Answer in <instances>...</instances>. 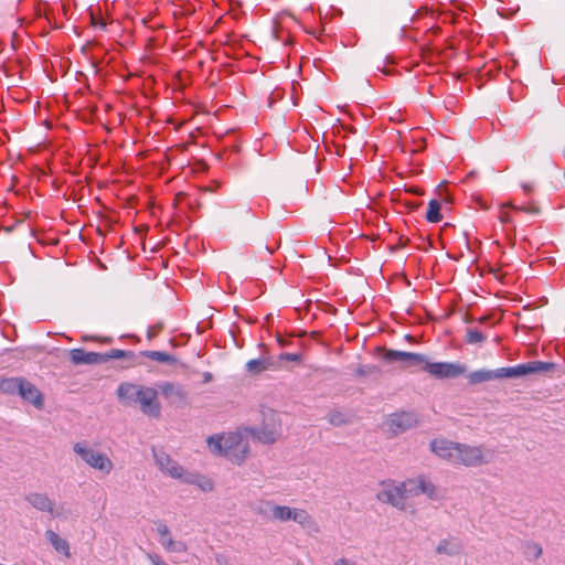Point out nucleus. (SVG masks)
<instances>
[{"mask_svg":"<svg viewBox=\"0 0 565 565\" xmlns=\"http://www.w3.org/2000/svg\"><path fill=\"white\" fill-rule=\"evenodd\" d=\"M118 401L124 406H137L140 411L153 418L161 415V405L158 399V391L153 387L143 386L130 382H122L116 391Z\"/></svg>","mask_w":565,"mask_h":565,"instance_id":"f257e3e1","label":"nucleus"},{"mask_svg":"<svg viewBox=\"0 0 565 565\" xmlns=\"http://www.w3.org/2000/svg\"><path fill=\"white\" fill-rule=\"evenodd\" d=\"M558 364L554 362L531 361L515 366L500 367L499 374L501 379L523 377L530 374H548L557 371Z\"/></svg>","mask_w":565,"mask_h":565,"instance_id":"f03ea898","label":"nucleus"},{"mask_svg":"<svg viewBox=\"0 0 565 565\" xmlns=\"http://www.w3.org/2000/svg\"><path fill=\"white\" fill-rule=\"evenodd\" d=\"M489 452H486L482 446H470L458 443L455 465L466 467H479L490 461Z\"/></svg>","mask_w":565,"mask_h":565,"instance_id":"7ed1b4c3","label":"nucleus"},{"mask_svg":"<svg viewBox=\"0 0 565 565\" xmlns=\"http://www.w3.org/2000/svg\"><path fill=\"white\" fill-rule=\"evenodd\" d=\"M422 370L428 372L436 379H456L466 372L465 365L452 362H435L431 363L426 358V362L422 363Z\"/></svg>","mask_w":565,"mask_h":565,"instance_id":"20e7f679","label":"nucleus"},{"mask_svg":"<svg viewBox=\"0 0 565 565\" xmlns=\"http://www.w3.org/2000/svg\"><path fill=\"white\" fill-rule=\"evenodd\" d=\"M158 392L172 406L183 407L188 404V392L184 387L174 382L163 381L157 384Z\"/></svg>","mask_w":565,"mask_h":565,"instance_id":"39448f33","label":"nucleus"},{"mask_svg":"<svg viewBox=\"0 0 565 565\" xmlns=\"http://www.w3.org/2000/svg\"><path fill=\"white\" fill-rule=\"evenodd\" d=\"M74 451L82 457V459L89 465L92 468L98 469L103 472H110L113 463L107 456L95 451L90 448H86L81 444L74 446Z\"/></svg>","mask_w":565,"mask_h":565,"instance_id":"423d86ee","label":"nucleus"},{"mask_svg":"<svg viewBox=\"0 0 565 565\" xmlns=\"http://www.w3.org/2000/svg\"><path fill=\"white\" fill-rule=\"evenodd\" d=\"M384 488L376 494L379 501L393 505L398 510L405 509L406 497L401 483H383Z\"/></svg>","mask_w":565,"mask_h":565,"instance_id":"0eeeda50","label":"nucleus"},{"mask_svg":"<svg viewBox=\"0 0 565 565\" xmlns=\"http://www.w3.org/2000/svg\"><path fill=\"white\" fill-rule=\"evenodd\" d=\"M268 419H265L260 428L253 429L252 433L263 444H273L277 440L280 429L276 420V414L273 411L268 413Z\"/></svg>","mask_w":565,"mask_h":565,"instance_id":"6e6552de","label":"nucleus"},{"mask_svg":"<svg viewBox=\"0 0 565 565\" xmlns=\"http://www.w3.org/2000/svg\"><path fill=\"white\" fill-rule=\"evenodd\" d=\"M382 358L387 362H402L405 366H417L426 362V355L392 349H383Z\"/></svg>","mask_w":565,"mask_h":565,"instance_id":"1a4fd4ad","label":"nucleus"},{"mask_svg":"<svg viewBox=\"0 0 565 565\" xmlns=\"http://www.w3.org/2000/svg\"><path fill=\"white\" fill-rule=\"evenodd\" d=\"M418 424L417 415L413 412L392 414L387 420L388 428L394 434H399L415 427Z\"/></svg>","mask_w":565,"mask_h":565,"instance_id":"9d476101","label":"nucleus"},{"mask_svg":"<svg viewBox=\"0 0 565 565\" xmlns=\"http://www.w3.org/2000/svg\"><path fill=\"white\" fill-rule=\"evenodd\" d=\"M153 457L159 469L175 479L183 478V468L164 451L153 449Z\"/></svg>","mask_w":565,"mask_h":565,"instance_id":"9b49d317","label":"nucleus"},{"mask_svg":"<svg viewBox=\"0 0 565 565\" xmlns=\"http://www.w3.org/2000/svg\"><path fill=\"white\" fill-rule=\"evenodd\" d=\"M20 385L18 395L24 402L32 404L36 409H42L44 407V396L41 391L24 377Z\"/></svg>","mask_w":565,"mask_h":565,"instance_id":"f8f14e48","label":"nucleus"},{"mask_svg":"<svg viewBox=\"0 0 565 565\" xmlns=\"http://www.w3.org/2000/svg\"><path fill=\"white\" fill-rule=\"evenodd\" d=\"M430 449L438 457L446 459L452 463L456 462L458 443L450 441L447 439H434L430 443Z\"/></svg>","mask_w":565,"mask_h":565,"instance_id":"ddd939ff","label":"nucleus"},{"mask_svg":"<svg viewBox=\"0 0 565 565\" xmlns=\"http://www.w3.org/2000/svg\"><path fill=\"white\" fill-rule=\"evenodd\" d=\"M24 499L38 511L47 512L52 518L60 515L54 509V502L45 493L30 492Z\"/></svg>","mask_w":565,"mask_h":565,"instance_id":"4468645a","label":"nucleus"},{"mask_svg":"<svg viewBox=\"0 0 565 565\" xmlns=\"http://www.w3.org/2000/svg\"><path fill=\"white\" fill-rule=\"evenodd\" d=\"M70 358L73 364L81 365H95V364H104L105 358L103 353L98 352H87L84 349H72L70 351Z\"/></svg>","mask_w":565,"mask_h":565,"instance_id":"2eb2a0df","label":"nucleus"},{"mask_svg":"<svg viewBox=\"0 0 565 565\" xmlns=\"http://www.w3.org/2000/svg\"><path fill=\"white\" fill-rule=\"evenodd\" d=\"M157 532L160 535L159 542L168 552L182 553L186 551V546L183 542H177L172 539L170 530L166 523L159 521L157 522Z\"/></svg>","mask_w":565,"mask_h":565,"instance_id":"dca6fc26","label":"nucleus"},{"mask_svg":"<svg viewBox=\"0 0 565 565\" xmlns=\"http://www.w3.org/2000/svg\"><path fill=\"white\" fill-rule=\"evenodd\" d=\"M236 440V436H231L227 438L211 436L207 438V445L211 452L230 457Z\"/></svg>","mask_w":565,"mask_h":565,"instance_id":"f3484780","label":"nucleus"},{"mask_svg":"<svg viewBox=\"0 0 565 565\" xmlns=\"http://www.w3.org/2000/svg\"><path fill=\"white\" fill-rule=\"evenodd\" d=\"M306 529L309 533H319L320 527L318 523L311 518V515L302 509H295L292 513V520Z\"/></svg>","mask_w":565,"mask_h":565,"instance_id":"a211bd4d","label":"nucleus"},{"mask_svg":"<svg viewBox=\"0 0 565 565\" xmlns=\"http://www.w3.org/2000/svg\"><path fill=\"white\" fill-rule=\"evenodd\" d=\"M493 380H500L499 369L497 370H477L468 375V381L470 384H480L483 382H489Z\"/></svg>","mask_w":565,"mask_h":565,"instance_id":"6ab92c4d","label":"nucleus"},{"mask_svg":"<svg viewBox=\"0 0 565 565\" xmlns=\"http://www.w3.org/2000/svg\"><path fill=\"white\" fill-rule=\"evenodd\" d=\"M23 377H0V392L8 395H18Z\"/></svg>","mask_w":565,"mask_h":565,"instance_id":"aec40b11","label":"nucleus"},{"mask_svg":"<svg viewBox=\"0 0 565 565\" xmlns=\"http://www.w3.org/2000/svg\"><path fill=\"white\" fill-rule=\"evenodd\" d=\"M45 537L55 551L63 553L67 557L70 556V545L66 540L60 537L53 530H46Z\"/></svg>","mask_w":565,"mask_h":565,"instance_id":"412c9836","label":"nucleus"},{"mask_svg":"<svg viewBox=\"0 0 565 565\" xmlns=\"http://www.w3.org/2000/svg\"><path fill=\"white\" fill-rule=\"evenodd\" d=\"M275 366L274 361L270 359H254L246 363V371L250 374H259L263 371L273 369Z\"/></svg>","mask_w":565,"mask_h":565,"instance_id":"4be33fe9","label":"nucleus"},{"mask_svg":"<svg viewBox=\"0 0 565 565\" xmlns=\"http://www.w3.org/2000/svg\"><path fill=\"white\" fill-rule=\"evenodd\" d=\"M330 425L334 427L345 426L352 423V416L339 409H333L327 415Z\"/></svg>","mask_w":565,"mask_h":565,"instance_id":"5701e85b","label":"nucleus"},{"mask_svg":"<svg viewBox=\"0 0 565 565\" xmlns=\"http://www.w3.org/2000/svg\"><path fill=\"white\" fill-rule=\"evenodd\" d=\"M140 354L150 360L169 365L175 364L178 362V359L174 355L162 351H141Z\"/></svg>","mask_w":565,"mask_h":565,"instance_id":"b1692460","label":"nucleus"},{"mask_svg":"<svg viewBox=\"0 0 565 565\" xmlns=\"http://www.w3.org/2000/svg\"><path fill=\"white\" fill-rule=\"evenodd\" d=\"M441 204L437 200H430L428 203V210L426 212V220L430 223H438L443 220V215L440 213Z\"/></svg>","mask_w":565,"mask_h":565,"instance_id":"393cba45","label":"nucleus"},{"mask_svg":"<svg viewBox=\"0 0 565 565\" xmlns=\"http://www.w3.org/2000/svg\"><path fill=\"white\" fill-rule=\"evenodd\" d=\"M294 508L286 505H273L271 518L281 522L292 520Z\"/></svg>","mask_w":565,"mask_h":565,"instance_id":"a878e982","label":"nucleus"},{"mask_svg":"<svg viewBox=\"0 0 565 565\" xmlns=\"http://www.w3.org/2000/svg\"><path fill=\"white\" fill-rule=\"evenodd\" d=\"M418 480V494L424 493L429 499H437V492L435 486L426 480L424 477L417 478Z\"/></svg>","mask_w":565,"mask_h":565,"instance_id":"bb28decb","label":"nucleus"},{"mask_svg":"<svg viewBox=\"0 0 565 565\" xmlns=\"http://www.w3.org/2000/svg\"><path fill=\"white\" fill-rule=\"evenodd\" d=\"M465 340L469 344L481 345L487 340V337L480 330H478L476 328H468L466 330V339Z\"/></svg>","mask_w":565,"mask_h":565,"instance_id":"cd10ccee","label":"nucleus"},{"mask_svg":"<svg viewBox=\"0 0 565 565\" xmlns=\"http://www.w3.org/2000/svg\"><path fill=\"white\" fill-rule=\"evenodd\" d=\"M459 551H460L459 545L451 543L448 540H441L436 547V552L438 554L456 555L459 553Z\"/></svg>","mask_w":565,"mask_h":565,"instance_id":"c85d7f7f","label":"nucleus"},{"mask_svg":"<svg viewBox=\"0 0 565 565\" xmlns=\"http://www.w3.org/2000/svg\"><path fill=\"white\" fill-rule=\"evenodd\" d=\"M103 355L105 358V363H107L111 359H124L125 358V359L134 360L136 356L132 351H125V350H120V349H111L110 351L103 353Z\"/></svg>","mask_w":565,"mask_h":565,"instance_id":"c756f323","label":"nucleus"},{"mask_svg":"<svg viewBox=\"0 0 565 565\" xmlns=\"http://www.w3.org/2000/svg\"><path fill=\"white\" fill-rule=\"evenodd\" d=\"M402 489L406 499L409 497L418 495V480L417 479H408L401 483Z\"/></svg>","mask_w":565,"mask_h":565,"instance_id":"7c9ffc66","label":"nucleus"},{"mask_svg":"<svg viewBox=\"0 0 565 565\" xmlns=\"http://www.w3.org/2000/svg\"><path fill=\"white\" fill-rule=\"evenodd\" d=\"M354 374L356 376H369L381 374V369L374 364L360 365L355 369Z\"/></svg>","mask_w":565,"mask_h":565,"instance_id":"2f4dec72","label":"nucleus"},{"mask_svg":"<svg viewBox=\"0 0 565 565\" xmlns=\"http://www.w3.org/2000/svg\"><path fill=\"white\" fill-rule=\"evenodd\" d=\"M525 555L527 558L532 557L536 559L542 555V547L536 543H527Z\"/></svg>","mask_w":565,"mask_h":565,"instance_id":"473e14b6","label":"nucleus"},{"mask_svg":"<svg viewBox=\"0 0 565 565\" xmlns=\"http://www.w3.org/2000/svg\"><path fill=\"white\" fill-rule=\"evenodd\" d=\"M505 206H510L511 209L515 210V211H523V212H526V213H530V214H534V215H537L540 214V209L535 205H532V206H515V205H512V204H503L501 206V209H504Z\"/></svg>","mask_w":565,"mask_h":565,"instance_id":"72a5a7b5","label":"nucleus"},{"mask_svg":"<svg viewBox=\"0 0 565 565\" xmlns=\"http://www.w3.org/2000/svg\"><path fill=\"white\" fill-rule=\"evenodd\" d=\"M302 356L299 353H281L279 355V360L288 362H300Z\"/></svg>","mask_w":565,"mask_h":565,"instance_id":"f704fd0d","label":"nucleus"},{"mask_svg":"<svg viewBox=\"0 0 565 565\" xmlns=\"http://www.w3.org/2000/svg\"><path fill=\"white\" fill-rule=\"evenodd\" d=\"M162 323H157L156 326L150 327L147 332L148 340H152L154 337H157V334L162 330Z\"/></svg>","mask_w":565,"mask_h":565,"instance_id":"c9c22d12","label":"nucleus"},{"mask_svg":"<svg viewBox=\"0 0 565 565\" xmlns=\"http://www.w3.org/2000/svg\"><path fill=\"white\" fill-rule=\"evenodd\" d=\"M281 33H282V30H278V29H276V28L273 30V34H274V36H275V39H276L277 41H281L285 45H289V44H291L290 36H289V35H287V38H286V39H284V38H282V35H281Z\"/></svg>","mask_w":565,"mask_h":565,"instance_id":"e433bc0d","label":"nucleus"},{"mask_svg":"<svg viewBox=\"0 0 565 565\" xmlns=\"http://www.w3.org/2000/svg\"><path fill=\"white\" fill-rule=\"evenodd\" d=\"M147 557L151 562V565H168L166 562L161 559V557L158 554L148 553Z\"/></svg>","mask_w":565,"mask_h":565,"instance_id":"4c0bfd02","label":"nucleus"},{"mask_svg":"<svg viewBox=\"0 0 565 565\" xmlns=\"http://www.w3.org/2000/svg\"><path fill=\"white\" fill-rule=\"evenodd\" d=\"M500 221L502 223H510L511 222V217L509 215V213L504 212V211H501L500 212V216H499Z\"/></svg>","mask_w":565,"mask_h":565,"instance_id":"58836bf2","label":"nucleus"},{"mask_svg":"<svg viewBox=\"0 0 565 565\" xmlns=\"http://www.w3.org/2000/svg\"><path fill=\"white\" fill-rule=\"evenodd\" d=\"M439 196L441 200L446 201V202H451V198L449 195V193L445 190V191H439Z\"/></svg>","mask_w":565,"mask_h":565,"instance_id":"ea45409f","label":"nucleus"},{"mask_svg":"<svg viewBox=\"0 0 565 565\" xmlns=\"http://www.w3.org/2000/svg\"><path fill=\"white\" fill-rule=\"evenodd\" d=\"M406 206L411 211H416L420 206V203L419 202H407Z\"/></svg>","mask_w":565,"mask_h":565,"instance_id":"a19ab883","label":"nucleus"},{"mask_svg":"<svg viewBox=\"0 0 565 565\" xmlns=\"http://www.w3.org/2000/svg\"><path fill=\"white\" fill-rule=\"evenodd\" d=\"M521 186H522L523 191H524L526 194H529V193H531V192L533 191V185H532V184H530V183H522V185H521Z\"/></svg>","mask_w":565,"mask_h":565,"instance_id":"79ce46f5","label":"nucleus"},{"mask_svg":"<svg viewBox=\"0 0 565 565\" xmlns=\"http://www.w3.org/2000/svg\"><path fill=\"white\" fill-rule=\"evenodd\" d=\"M213 380V375L211 372L203 373V383H210Z\"/></svg>","mask_w":565,"mask_h":565,"instance_id":"37998d69","label":"nucleus"},{"mask_svg":"<svg viewBox=\"0 0 565 565\" xmlns=\"http://www.w3.org/2000/svg\"><path fill=\"white\" fill-rule=\"evenodd\" d=\"M334 565H353V564L347 558H339L334 562Z\"/></svg>","mask_w":565,"mask_h":565,"instance_id":"c03bdc74","label":"nucleus"},{"mask_svg":"<svg viewBox=\"0 0 565 565\" xmlns=\"http://www.w3.org/2000/svg\"><path fill=\"white\" fill-rule=\"evenodd\" d=\"M216 562L218 565H226V557L223 556V555H217L216 556Z\"/></svg>","mask_w":565,"mask_h":565,"instance_id":"a18cd8bd","label":"nucleus"},{"mask_svg":"<svg viewBox=\"0 0 565 565\" xmlns=\"http://www.w3.org/2000/svg\"><path fill=\"white\" fill-rule=\"evenodd\" d=\"M277 340H278V343H279L281 347H285V345H287V344L289 343V341H288V340L282 339L281 337H278V339H277Z\"/></svg>","mask_w":565,"mask_h":565,"instance_id":"49530a36","label":"nucleus"},{"mask_svg":"<svg viewBox=\"0 0 565 565\" xmlns=\"http://www.w3.org/2000/svg\"><path fill=\"white\" fill-rule=\"evenodd\" d=\"M414 194H422L423 192L419 189H412L411 190Z\"/></svg>","mask_w":565,"mask_h":565,"instance_id":"de8ad7c7","label":"nucleus"},{"mask_svg":"<svg viewBox=\"0 0 565 565\" xmlns=\"http://www.w3.org/2000/svg\"><path fill=\"white\" fill-rule=\"evenodd\" d=\"M345 129H347L349 132H353V134L356 131V129H355L354 127H352V126H350V127H348V128H345Z\"/></svg>","mask_w":565,"mask_h":565,"instance_id":"09e8293b","label":"nucleus"},{"mask_svg":"<svg viewBox=\"0 0 565 565\" xmlns=\"http://www.w3.org/2000/svg\"><path fill=\"white\" fill-rule=\"evenodd\" d=\"M487 320H488V317H481V318L479 319V322L483 323V322H486Z\"/></svg>","mask_w":565,"mask_h":565,"instance_id":"8fccbe9b","label":"nucleus"},{"mask_svg":"<svg viewBox=\"0 0 565 565\" xmlns=\"http://www.w3.org/2000/svg\"><path fill=\"white\" fill-rule=\"evenodd\" d=\"M184 481H185V482H190V483H192V482H193L192 478H190V477H185V478H184Z\"/></svg>","mask_w":565,"mask_h":565,"instance_id":"3c124183","label":"nucleus"},{"mask_svg":"<svg viewBox=\"0 0 565 565\" xmlns=\"http://www.w3.org/2000/svg\"><path fill=\"white\" fill-rule=\"evenodd\" d=\"M98 24L100 25V28H102V29H105V28H106V23H105V22H102V21H100Z\"/></svg>","mask_w":565,"mask_h":565,"instance_id":"603ef678","label":"nucleus"},{"mask_svg":"<svg viewBox=\"0 0 565 565\" xmlns=\"http://www.w3.org/2000/svg\"><path fill=\"white\" fill-rule=\"evenodd\" d=\"M405 339H406L407 341H412V339H413V338H412V335H411V334H407V335L405 337Z\"/></svg>","mask_w":565,"mask_h":565,"instance_id":"864d4df0","label":"nucleus"},{"mask_svg":"<svg viewBox=\"0 0 565 565\" xmlns=\"http://www.w3.org/2000/svg\"><path fill=\"white\" fill-rule=\"evenodd\" d=\"M266 249L269 252V254H273V253H274V249H273V248H269L268 246H266Z\"/></svg>","mask_w":565,"mask_h":565,"instance_id":"5fc2aeb1","label":"nucleus"},{"mask_svg":"<svg viewBox=\"0 0 565 565\" xmlns=\"http://www.w3.org/2000/svg\"><path fill=\"white\" fill-rule=\"evenodd\" d=\"M383 73L390 75L391 72L388 70L386 71L385 68H383Z\"/></svg>","mask_w":565,"mask_h":565,"instance_id":"6e6d98bb","label":"nucleus"},{"mask_svg":"<svg viewBox=\"0 0 565 565\" xmlns=\"http://www.w3.org/2000/svg\"><path fill=\"white\" fill-rule=\"evenodd\" d=\"M472 320H473L472 318H468L466 321L471 322Z\"/></svg>","mask_w":565,"mask_h":565,"instance_id":"4d7b16f0","label":"nucleus"}]
</instances>
